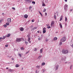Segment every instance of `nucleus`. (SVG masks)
Here are the masks:
<instances>
[{"label":"nucleus","mask_w":73,"mask_h":73,"mask_svg":"<svg viewBox=\"0 0 73 73\" xmlns=\"http://www.w3.org/2000/svg\"><path fill=\"white\" fill-rule=\"evenodd\" d=\"M32 27H33V26L32 25L31 27V28H32Z\"/></svg>","instance_id":"nucleus-49"},{"label":"nucleus","mask_w":73,"mask_h":73,"mask_svg":"<svg viewBox=\"0 0 73 73\" xmlns=\"http://www.w3.org/2000/svg\"><path fill=\"white\" fill-rule=\"evenodd\" d=\"M37 33H40V31H37Z\"/></svg>","instance_id":"nucleus-51"},{"label":"nucleus","mask_w":73,"mask_h":73,"mask_svg":"<svg viewBox=\"0 0 73 73\" xmlns=\"http://www.w3.org/2000/svg\"><path fill=\"white\" fill-rule=\"evenodd\" d=\"M46 9H44V10L43 11V12H46Z\"/></svg>","instance_id":"nucleus-23"},{"label":"nucleus","mask_w":73,"mask_h":73,"mask_svg":"<svg viewBox=\"0 0 73 73\" xmlns=\"http://www.w3.org/2000/svg\"><path fill=\"white\" fill-rule=\"evenodd\" d=\"M6 25H9V23H6Z\"/></svg>","instance_id":"nucleus-29"},{"label":"nucleus","mask_w":73,"mask_h":73,"mask_svg":"<svg viewBox=\"0 0 73 73\" xmlns=\"http://www.w3.org/2000/svg\"><path fill=\"white\" fill-rule=\"evenodd\" d=\"M35 1H33L32 2V3L34 4H35Z\"/></svg>","instance_id":"nucleus-25"},{"label":"nucleus","mask_w":73,"mask_h":73,"mask_svg":"<svg viewBox=\"0 0 73 73\" xmlns=\"http://www.w3.org/2000/svg\"><path fill=\"white\" fill-rule=\"evenodd\" d=\"M46 6V5H45V4L44 3L42 4V6H43V7H45V6Z\"/></svg>","instance_id":"nucleus-19"},{"label":"nucleus","mask_w":73,"mask_h":73,"mask_svg":"<svg viewBox=\"0 0 73 73\" xmlns=\"http://www.w3.org/2000/svg\"><path fill=\"white\" fill-rule=\"evenodd\" d=\"M47 25V26H48V25Z\"/></svg>","instance_id":"nucleus-63"},{"label":"nucleus","mask_w":73,"mask_h":73,"mask_svg":"<svg viewBox=\"0 0 73 73\" xmlns=\"http://www.w3.org/2000/svg\"><path fill=\"white\" fill-rule=\"evenodd\" d=\"M72 46V48H73V44Z\"/></svg>","instance_id":"nucleus-54"},{"label":"nucleus","mask_w":73,"mask_h":73,"mask_svg":"<svg viewBox=\"0 0 73 73\" xmlns=\"http://www.w3.org/2000/svg\"><path fill=\"white\" fill-rule=\"evenodd\" d=\"M34 51H36V50H37V48H35L34 49Z\"/></svg>","instance_id":"nucleus-28"},{"label":"nucleus","mask_w":73,"mask_h":73,"mask_svg":"<svg viewBox=\"0 0 73 73\" xmlns=\"http://www.w3.org/2000/svg\"><path fill=\"white\" fill-rule=\"evenodd\" d=\"M42 50H43V49L42 48L40 50V53H42Z\"/></svg>","instance_id":"nucleus-15"},{"label":"nucleus","mask_w":73,"mask_h":73,"mask_svg":"<svg viewBox=\"0 0 73 73\" xmlns=\"http://www.w3.org/2000/svg\"><path fill=\"white\" fill-rule=\"evenodd\" d=\"M15 66L16 67V68H18V67H19V65L18 64H16Z\"/></svg>","instance_id":"nucleus-20"},{"label":"nucleus","mask_w":73,"mask_h":73,"mask_svg":"<svg viewBox=\"0 0 73 73\" xmlns=\"http://www.w3.org/2000/svg\"><path fill=\"white\" fill-rule=\"evenodd\" d=\"M30 40H31V38H28V42H29L31 43V42L30 41Z\"/></svg>","instance_id":"nucleus-9"},{"label":"nucleus","mask_w":73,"mask_h":73,"mask_svg":"<svg viewBox=\"0 0 73 73\" xmlns=\"http://www.w3.org/2000/svg\"><path fill=\"white\" fill-rule=\"evenodd\" d=\"M10 36H11V34H7V35L6 37H10Z\"/></svg>","instance_id":"nucleus-11"},{"label":"nucleus","mask_w":73,"mask_h":73,"mask_svg":"<svg viewBox=\"0 0 73 73\" xmlns=\"http://www.w3.org/2000/svg\"><path fill=\"white\" fill-rule=\"evenodd\" d=\"M40 33H41V32H40Z\"/></svg>","instance_id":"nucleus-62"},{"label":"nucleus","mask_w":73,"mask_h":73,"mask_svg":"<svg viewBox=\"0 0 73 73\" xmlns=\"http://www.w3.org/2000/svg\"><path fill=\"white\" fill-rule=\"evenodd\" d=\"M7 25H3V26L4 27H5V28H6V27H7Z\"/></svg>","instance_id":"nucleus-33"},{"label":"nucleus","mask_w":73,"mask_h":73,"mask_svg":"<svg viewBox=\"0 0 73 73\" xmlns=\"http://www.w3.org/2000/svg\"><path fill=\"white\" fill-rule=\"evenodd\" d=\"M68 6L66 5H65V6L64 7V9H66V8H68Z\"/></svg>","instance_id":"nucleus-10"},{"label":"nucleus","mask_w":73,"mask_h":73,"mask_svg":"<svg viewBox=\"0 0 73 73\" xmlns=\"http://www.w3.org/2000/svg\"><path fill=\"white\" fill-rule=\"evenodd\" d=\"M68 0H64V1L66 2H67V1Z\"/></svg>","instance_id":"nucleus-50"},{"label":"nucleus","mask_w":73,"mask_h":73,"mask_svg":"<svg viewBox=\"0 0 73 73\" xmlns=\"http://www.w3.org/2000/svg\"><path fill=\"white\" fill-rule=\"evenodd\" d=\"M27 37H28V38H30V35H27Z\"/></svg>","instance_id":"nucleus-24"},{"label":"nucleus","mask_w":73,"mask_h":73,"mask_svg":"<svg viewBox=\"0 0 73 73\" xmlns=\"http://www.w3.org/2000/svg\"><path fill=\"white\" fill-rule=\"evenodd\" d=\"M29 52V50L26 53V54H28V53Z\"/></svg>","instance_id":"nucleus-39"},{"label":"nucleus","mask_w":73,"mask_h":73,"mask_svg":"<svg viewBox=\"0 0 73 73\" xmlns=\"http://www.w3.org/2000/svg\"><path fill=\"white\" fill-rule=\"evenodd\" d=\"M62 20V15L60 18V21H61Z\"/></svg>","instance_id":"nucleus-13"},{"label":"nucleus","mask_w":73,"mask_h":73,"mask_svg":"<svg viewBox=\"0 0 73 73\" xmlns=\"http://www.w3.org/2000/svg\"><path fill=\"white\" fill-rule=\"evenodd\" d=\"M2 15H4V13H3Z\"/></svg>","instance_id":"nucleus-61"},{"label":"nucleus","mask_w":73,"mask_h":73,"mask_svg":"<svg viewBox=\"0 0 73 73\" xmlns=\"http://www.w3.org/2000/svg\"><path fill=\"white\" fill-rule=\"evenodd\" d=\"M39 12L40 15H41V16H42V13H41L40 11H39Z\"/></svg>","instance_id":"nucleus-21"},{"label":"nucleus","mask_w":73,"mask_h":73,"mask_svg":"<svg viewBox=\"0 0 73 73\" xmlns=\"http://www.w3.org/2000/svg\"><path fill=\"white\" fill-rule=\"evenodd\" d=\"M12 9H14V10H16V9L15 7H12Z\"/></svg>","instance_id":"nucleus-36"},{"label":"nucleus","mask_w":73,"mask_h":73,"mask_svg":"<svg viewBox=\"0 0 73 73\" xmlns=\"http://www.w3.org/2000/svg\"><path fill=\"white\" fill-rule=\"evenodd\" d=\"M27 2H28V3H30V2L32 1H31L29 0H27Z\"/></svg>","instance_id":"nucleus-18"},{"label":"nucleus","mask_w":73,"mask_h":73,"mask_svg":"<svg viewBox=\"0 0 73 73\" xmlns=\"http://www.w3.org/2000/svg\"><path fill=\"white\" fill-rule=\"evenodd\" d=\"M51 27H52L53 26H54V21H52L51 22Z\"/></svg>","instance_id":"nucleus-4"},{"label":"nucleus","mask_w":73,"mask_h":73,"mask_svg":"<svg viewBox=\"0 0 73 73\" xmlns=\"http://www.w3.org/2000/svg\"><path fill=\"white\" fill-rule=\"evenodd\" d=\"M22 39V38H17V39L16 40V42H20L21 41V40Z\"/></svg>","instance_id":"nucleus-2"},{"label":"nucleus","mask_w":73,"mask_h":73,"mask_svg":"<svg viewBox=\"0 0 73 73\" xmlns=\"http://www.w3.org/2000/svg\"><path fill=\"white\" fill-rule=\"evenodd\" d=\"M45 15H46H46H47V13H45Z\"/></svg>","instance_id":"nucleus-52"},{"label":"nucleus","mask_w":73,"mask_h":73,"mask_svg":"<svg viewBox=\"0 0 73 73\" xmlns=\"http://www.w3.org/2000/svg\"><path fill=\"white\" fill-rule=\"evenodd\" d=\"M21 50H24V48L23 47H21Z\"/></svg>","instance_id":"nucleus-34"},{"label":"nucleus","mask_w":73,"mask_h":73,"mask_svg":"<svg viewBox=\"0 0 73 73\" xmlns=\"http://www.w3.org/2000/svg\"><path fill=\"white\" fill-rule=\"evenodd\" d=\"M41 39H40V38H38V40H40Z\"/></svg>","instance_id":"nucleus-48"},{"label":"nucleus","mask_w":73,"mask_h":73,"mask_svg":"<svg viewBox=\"0 0 73 73\" xmlns=\"http://www.w3.org/2000/svg\"><path fill=\"white\" fill-rule=\"evenodd\" d=\"M59 66L58 65H57L56 66V70H57V69H58V68Z\"/></svg>","instance_id":"nucleus-12"},{"label":"nucleus","mask_w":73,"mask_h":73,"mask_svg":"<svg viewBox=\"0 0 73 73\" xmlns=\"http://www.w3.org/2000/svg\"><path fill=\"white\" fill-rule=\"evenodd\" d=\"M72 66V65H71L70 66V69H72V66Z\"/></svg>","instance_id":"nucleus-35"},{"label":"nucleus","mask_w":73,"mask_h":73,"mask_svg":"<svg viewBox=\"0 0 73 73\" xmlns=\"http://www.w3.org/2000/svg\"><path fill=\"white\" fill-rule=\"evenodd\" d=\"M1 21H0V23H1Z\"/></svg>","instance_id":"nucleus-57"},{"label":"nucleus","mask_w":73,"mask_h":73,"mask_svg":"<svg viewBox=\"0 0 73 73\" xmlns=\"http://www.w3.org/2000/svg\"><path fill=\"white\" fill-rule=\"evenodd\" d=\"M57 40V38L56 37H55L53 39V40Z\"/></svg>","instance_id":"nucleus-14"},{"label":"nucleus","mask_w":73,"mask_h":73,"mask_svg":"<svg viewBox=\"0 0 73 73\" xmlns=\"http://www.w3.org/2000/svg\"><path fill=\"white\" fill-rule=\"evenodd\" d=\"M32 22H34L35 21V20L32 19L31 21Z\"/></svg>","instance_id":"nucleus-38"},{"label":"nucleus","mask_w":73,"mask_h":73,"mask_svg":"<svg viewBox=\"0 0 73 73\" xmlns=\"http://www.w3.org/2000/svg\"><path fill=\"white\" fill-rule=\"evenodd\" d=\"M62 53L63 54H66L68 53V51L67 50H62Z\"/></svg>","instance_id":"nucleus-1"},{"label":"nucleus","mask_w":73,"mask_h":73,"mask_svg":"<svg viewBox=\"0 0 73 73\" xmlns=\"http://www.w3.org/2000/svg\"><path fill=\"white\" fill-rule=\"evenodd\" d=\"M72 11V9H71V11Z\"/></svg>","instance_id":"nucleus-59"},{"label":"nucleus","mask_w":73,"mask_h":73,"mask_svg":"<svg viewBox=\"0 0 73 73\" xmlns=\"http://www.w3.org/2000/svg\"><path fill=\"white\" fill-rule=\"evenodd\" d=\"M22 70H23V68H22Z\"/></svg>","instance_id":"nucleus-58"},{"label":"nucleus","mask_w":73,"mask_h":73,"mask_svg":"<svg viewBox=\"0 0 73 73\" xmlns=\"http://www.w3.org/2000/svg\"><path fill=\"white\" fill-rule=\"evenodd\" d=\"M36 68H40V66H36Z\"/></svg>","instance_id":"nucleus-40"},{"label":"nucleus","mask_w":73,"mask_h":73,"mask_svg":"<svg viewBox=\"0 0 73 73\" xmlns=\"http://www.w3.org/2000/svg\"><path fill=\"white\" fill-rule=\"evenodd\" d=\"M29 9L30 10H31V8H32V7L31 6H30V7H29Z\"/></svg>","instance_id":"nucleus-31"},{"label":"nucleus","mask_w":73,"mask_h":73,"mask_svg":"<svg viewBox=\"0 0 73 73\" xmlns=\"http://www.w3.org/2000/svg\"><path fill=\"white\" fill-rule=\"evenodd\" d=\"M43 33H46V28L45 27H44L43 29Z\"/></svg>","instance_id":"nucleus-5"},{"label":"nucleus","mask_w":73,"mask_h":73,"mask_svg":"<svg viewBox=\"0 0 73 73\" xmlns=\"http://www.w3.org/2000/svg\"><path fill=\"white\" fill-rule=\"evenodd\" d=\"M20 29L21 31H24V28L23 27H21Z\"/></svg>","instance_id":"nucleus-8"},{"label":"nucleus","mask_w":73,"mask_h":73,"mask_svg":"<svg viewBox=\"0 0 73 73\" xmlns=\"http://www.w3.org/2000/svg\"><path fill=\"white\" fill-rule=\"evenodd\" d=\"M48 41V39H46V41Z\"/></svg>","instance_id":"nucleus-47"},{"label":"nucleus","mask_w":73,"mask_h":73,"mask_svg":"<svg viewBox=\"0 0 73 73\" xmlns=\"http://www.w3.org/2000/svg\"><path fill=\"white\" fill-rule=\"evenodd\" d=\"M59 26L60 27V28H62V24H61V23H60L59 24Z\"/></svg>","instance_id":"nucleus-16"},{"label":"nucleus","mask_w":73,"mask_h":73,"mask_svg":"<svg viewBox=\"0 0 73 73\" xmlns=\"http://www.w3.org/2000/svg\"><path fill=\"white\" fill-rule=\"evenodd\" d=\"M6 36H3V38H2L3 40H4V39H5V38H6Z\"/></svg>","instance_id":"nucleus-17"},{"label":"nucleus","mask_w":73,"mask_h":73,"mask_svg":"<svg viewBox=\"0 0 73 73\" xmlns=\"http://www.w3.org/2000/svg\"><path fill=\"white\" fill-rule=\"evenodd\" d=\"M7 21L8 23H11V19L9 18L7 19Z\"/></svg>","instance_id":"nucleus-6"},{"label":"nucleus","mask_w":73,"mask_h":73,"mask_svg":"<svg viewBox=\"0 0 73 73\" xmlns=\"http://www.w3.org/2000/svg\"><path fill=\"white\" fill-rule=\"evenodd\" d=\"M54 18L55 19H56V15H54Z\"/></svg>","instance_id":"nucleus-32"},{"label":"nucleus","mask_w":73,"mask_h":73,"mask_svg":"<svg viewBox=\"0 0 73 73\" xmlns=\"http://www.w3.org/2000/svg\"><path fill=\"white\" fill-rule=\"evenodd\" d=\"M45 64V63L44 62L42 63V65H44Z\"/></svg>","instance_id":"nucleus-27"},{"label":"nucleus","mask_w":73,"mask_h":73,"mask_svg":"<svg viewBox=\"0 0 73 73\" xmlns=\"http://www.w3.org/2000/svg\"><path fill=\"white\" fill-rule=\"evenodd\" d=\"M1 39H2V38L1 37H0V40H1Z\"/></svg>","instance_id":"nucleus-46"},{"label":"nucleus","mask_w":73,"mask_h":73,"mask_svg":"<svg viewBox=\"0 0 73 73\" xmlns=\"http://www.w3.org/2000/svg\"><path fill=\"white\" fill-rule=\"evenodd\" d=\"M48 28H50V26H48V27H47Z\"/></svg>","instance_id":"nucleus-45"},{"label":"nucleus","mask_w":73,"mask_h":73,"mask_svg":"<svg viewBox=\"0 0 73 73\" xmlns=\"http://www.w3.org/2000/svg\"><path fill=\"white\" fill-rule=\"evenodd\" d=\"M19 56H20V57H21V54H18Z\"/></svg>","instance_id":"nucleus-30"},{"label":"nucleus","mask_w":73,"mask_h":73,"mask_svg":"<svg viewBox=\"0 0 73 73\" xmlns=\"http://www.w3.org/2000/svg\"><path fill=\"white\" fill-rule=\"evenodd\" d=\"M65 63V64H66V63H67V62H66Z\"/></svg>","instance_id":"nucleus-60"},{"label":"nucleus","mask_w":73,"mask_h":73,"mask_svg":"<svg viewBox=\"0 0 73 73\" xmlns=\"http://www.w3.org/2000/svg\"><path fill=\"white\" fill-rule=\"evenodd\" d=\"M41 57H42V56H39L38 57L39 58H41Z\"/></svg>","instance_id":"nucleus-42"},{"label":"nucleus","mask_w":73,"mask_h":73,"mask_svg":"<svg viewBox=\"0 0 73 73\" xmlns=\"http://www.w3.org/2000/svg\"><path fill=\"white\" fill-rule=\"evenodd\" d=\"M6 69H8V68H6Z\"/></svg>","instance_id":"nucleus-55"},{"label":"nucleus","mask_w":73,"mask_h":73,"mask_svg":"<svg viewBox=\"0 0 73 73\" xmlns=\"http://www.w3.org/2000/svg\"><path fill=\"white\" fill-rule=\"evenodd\" d=\"M66 40V38H65V37H64L61 39V41L62 42H65Z\"/></svg>","instance_id":"nucleus-3"},{"label":"nucleus","mask_w":73,"mask_h":73,"mask_svg":"<svg viewBox=\"0 0 73 73\" xmlns=\"http://www.w3.org/2000/svg\"><path fill=\"white\" fill-rule=\"evenodd\" d=\"M25 43L27 45V44H28V42L27 41H25Z\"/></svg>","instance_id":"nucleus-26"},{"label":"nucleus","mask_w":73,"mask_h":73,"mask_svg":"<svg viewBox=\"0 0 73 73\" xmlns=\"http://www.w3.org/2000/svg\"><path fill=\"white\" fill-rule=\"evenodd\" d=\"M5 46H6V47H8V45H5Z\"/></svg>","instance_id":"nucleus-44"},{"label":"nucleus","mask_w":73,"mask_h":73,"mask_svg":"<svg viewBox=\"0 0 73 73\" xmlns=\"http://www.w3.org/2000/svg\"><path fill=\"white\" fill-rule=\"evenodd\" d=\"M35 29H37V27H35L34 28H33L32 30H35Z\"/></svg>","instance_id":"nucleus-22"},{"label":"nucleus","mask_w":73,"mask_h":73,"mask_svg":"<svg viewBox=\"0 0 73 73\" xmlns=\"http://www.w3.org/2000/svg\"><path fill=\"white\" fill-rule=\"evenodd\" d=\"M9 71L10 72H12V70L11 69H9Z\"/></svg>","instance_id":"nucleus-41"},{"label":"nucleus","mask_w":73,"mask_h":73,"mask_svg":"<svg viewBox=\"0 0 73 73\" xmlns=\"http://www.w3.org/2000/svg\"><path fill=\"white\" fill-rule=\"evenodd\" d=\"M67 21V18L66 17H65V21Z\"/></svg>","instance_id":"nucleus-37"},{"label":"nucleus","mask_w":73,"mask_h":73,"mask_svg":"<svg viewBox=\"0 0 73 73\" xmlns=\"http://www.w3.org/2000/svg\"><path fill=\"white\" fill-rule=\"evenodd\" d=\"M36 73H37V70H36Z\"/></svg>","instance_id":"nucleus-56"},{"label":"nucleus","mask_w":73,"mask_h":73,"mask_svg":"<svg viewBox=\"0 0 73 73\" xmlns=\"http://www.w3.org/2000/svg\"><path fill=\"white\" fill-rule=\"evenodd\" d=\"M28 15H27L26 14L24 15V17L26 19H27V18H28Z\"/></svg>","instance_id":"nucleus-7"},{"label":"nucleus","mask_w":73,"mask_h":73,"mask_svg":"<svg viewBox=\"0 0 73 73\" xmlns=\"http://www.w3.org/2000/svg\"><path fill=\"white\" fill-rule=\"evenodd\" d=\"M60 45H62V42L61 41V42L60 43Z\"/></svg>","instance_id":"nucleus-43"},{"label":"nucleus","mask_w":73,"mask_h":73,"mask_svg":"<svg viewBox=\"0 0 73 73\" xmlns=\"http://www.w3.org/2000/svg\"><path fill=\"white\" fill-rule=\"evenodd\" d=\"M12 60H14V59H13V58H12Z\"/></svg>","instance_id":"nucleus-53"}]
</instances>
